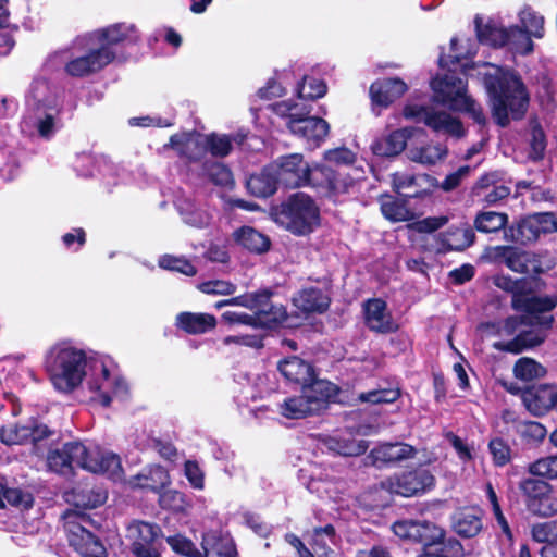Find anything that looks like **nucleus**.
I'll use <instances>...</instances> for the list:
<instances>
[{"label":"nucleus","instance_id":"nucleus-11","mask_svg":"<svg viewBox=\"0 0 557 557\" xmlns=\"http://www.w3.org/2000/svg\"><path fill=\"white\" fill-rule=\"evenodd\" d=\"M354 178L343 169H336L333 165L323 163L313 165L310 186L321 189L325 196L337 198L347 194L354 186Z\"/></svg>","mask_w":557,"mask_h":557},{"label":"nucleus","instance_id":"nucleus-22","mask_svg":"<svg viewBox=\"0 0 557 557\" xmlns=\"http://www.w3.org/2000/svg\"><path fill=\"white\" fill-rule=\"evenodd\" d=\"M418 450L414 446L403 443H383L371 449L369 458L376 468L391 467L416 458Z\"/></svg>","mask_w":557,"mask_h":557},{"label":"nucleus","instance_id":"nucleus-28","mask_svg":"<svg viewBox=\"0 0 557 557\" xmlns=\"http://www.w3.org/2000/svg\"><path fill=\"white\" fill-rule=\"evenodd\" d=\"M277 370L287 382L300 387L317 374L313 364L298 356H290L280 360Z\"/></svg>","mask_w":557,"mask_h":557},{"label":"nucleus","instance_id":"nucleus-38","mask_svg":"<svg viewBox=\"0 0 557 557\" xmlns=\"http://www.w3.org/2000/svg\"><path fill=\"white\" fill-rule=\"evenodd\" d=\"M235 240L251 253L262 255L271 247L269 236L251 226H242L234 233Z\"/></svg>","mask_w":557,"mask_h":557},{"label":"nucleus","instance_id":"nucleus-20","mask_svg":"<svg viewBox=\"0 0 557 557\" xmlns=\"http://www.w3.org/2000/svg\"><path fill=\"white\" fill-rule=\"evenodd\" d=\"M103 49L89 47L86 52L78 57H73L64 65V72L75 78H83L100 72L109 65L108 54Z\"/></svg>","mask_w":557,"mask_h":557},{"label":"nucleus","instance_id":"nucleus-23","mask_svg":"<svg viewBox=\"0 0 557 557\" xmlns=\"http://www.w3.org/2000/svg\"><path fill=\"white\" fill-rule=\"evenodd\" d=\"M451 530L462 539H472L483 529V510L478 506L457 508L450 517Z\"/></svg>","mask_w":557,"mask_h":557},{"label":"nucleus","instance_id":"nucleus-7","mask_svg":"<svg viewBox=\"0 0 557 557\" xmlns=\"http://www.w3.org/2000/svg\"><path fill=\"white\" fill-rule=\"evenodd\" d=\"M517 490L531 516L549 518L557 515V496L547 480L529 474L519 480Z\"/></svg>","mask_w":557,"mask_h":557},{"label":"nucleus","instance_id":"nucleus-36","mask_svg":"<svg viewBox=\"0 0 557 557\" xmlns=\"http://www.w3.org/2000/svg\"><path fill=\"white\" fill-rule=\"evenodd\" d=\"M81 468L92 473H115L121 469L120 457L115 454H101L100 451H90L86 447V457L84 456Z\"/></svg>","mask_w":557,"mask_h":557},{"label":"nucleus","instance_id":"nucleus-18","mask_svg":"<svg viewBox=\"0 0 557 557\" xmlns=\"http://www.w3.org/2000/svg\"><path fill=\"white\" fill-rule=\"evenodd\" d=\"M428 194V190L400 194L397 196L382 194L379 196L381 213L386 220L393 223L410 221L414 216L412 210L409 208L410 199H421Z\"/></svg>","mask_w":557,"mask_h":557},{"label":"nucleus","instance_id":"nucleus-8","mask_svg":"<svg viewBox=\"0 0 557 557\" xmlns=\"http://www.w3.org/2000/svg\"><path fill=\"white\" fill-rule=\"evenodd\" d=\"M126 537L133 557H162L165 550L164 533L158 523L134 520L127 527Z\"/></svg>","mask_w":557,"mask_h":557},{"label":"nucleus","instance_id":"nucleus-9","mask_svg":"<svg viewBox=\"0 0 557 557\" xmlns=\"http://www.w3.org/2000/svg\"><path fill=\"white\" fill-rule=\"evenodd\" d=\"M276 181L285 188L310 186L313 166L305 160L302 153L293 152L277 157L269 163Z\"/></svg>","mask_w":557,"mask_h":557},{"label":"nucleus","instance_id":"nucleus-25","mask_svg":"<svg viewBox=\"0 0 557 557\" xmlns=\"http://www.w3.org/2000/svg\"><path fill=\"white\" fill-rule=\"evenodd\" d=\"M292 304L301 314L309 317L313 313H324L329 310L331 299L324 292L315 286L301 288L292 298Z\"/></svg>","mask_w":557,"mask_h":557},{"label":"nucleus","instance_id":"nucleus-10","mask_svg":"<svg viewBox=\"0 0 557 557\" xmlns=\"http://www.w3.org/2000/svg\"><path fill=\"white\" fill-rule=\"evenodd\" d=\"M140 39V33L134 24L120 22L96 29L88 41L97 42L96 48L103 49L102 52L108 54L110 64L116 59L119 47L137 45Z\"/></svg>","mask_w":557,"mask_h":557},{"label":"nucleus","instance_id":"nucleus-26","mask_svg":"<svg viewBox=\"0 0 557 557\" xmlns=\"http://www.w3.org/2000/svg\"><path fill=\"white\" fill-rule=\"evenodd\" d=\"M554 385L540 384L527 387L521 394L525 408L534 416H545L554 407Z\"/></svg>","mask_w":557,"mask_h":557},{"label":"nucleus","instance_id":"nucleus-40","mask_svg":"<svg viewBox=\"0 0 557 557\" xmlns=\"http://www.w3.org/2000/svg\"><path fill=\"white\" fill-rule=\"evenodd\" d=\"M494 259L504 262L507 268L517 273H529L528 267L529 253L519 250L513 246H496L494 248Z\"/></svg>","mask_w":557,"mask_h":557},{"label":"nucleus","instance_id":"nucleus-64","mask_svg":"<svg viewBox=\"0 0 557 557\" xmlns=\"http://www.w3.org/2000/svg\"><path fill=\"white\" fill-rule=\"evenodd\" d=\"M503 182V173L493 171L481 175L471 188V196L476 200L495 184Z\"/></svg>","mask_w":557,"mask_h":557},{"label":"nucleus","instance_id":"nucleus-42","mask_svg":"<svg viewBox=\"0 0 557 557\" xmlns=\"http://www.w3.org/2000/svg\"><path fill=\"white\" fill-rule=\"evenodd\" d=\"M521 27L524 32V36L520 37L525 44L522 54H529L533 51L534 44L531 40V36L535 38H542L544 36V17L535 12H523L521 16Z\"/></svg>","mask_w":557,"mask_h":557},{"label":"nucleus","instance_id":"nucleus-63","mask_svg":"<svg viewBox=\"0 0 557 557\" xmlns=\"http://www.w3.org/2000/svg\"><path fill=\"white\" fill-rule=\"evenodd\" d=\"M546 150V136L541 125H536L531 132L529 158L534 161L544 159Z\"/></svg>","mask_w":557,"mask_h":557},{"label":"nucleus","instance_id":"nucleus-13","mask_svg":"<svg viewBox=\"0 0 557 557\" xmlns=\"http://www.w3.org/2000/svg\"><path fill=\"white\" fill-rule=\"evenodd\" d=\"M84 456L86 457V446L82 442H66L61 448H49L47 450V468L49 471L61 475H73L74 468H81Z\"/></svg>","mask_w":557,"mask_h":557},{"label":"nucleus","instance_id":"nucleus-14","mask_svg":"<svg viewBox=\"0 0 557 557\" xmlns=\"http://www.w3.org/2000/svg\"><path fill=\"white\" fill-rule=\"evenodd\" d=\"M163 148L174 150L186 164L202 162L206 157L205 134L195 129L175 133Z\"/></svg>","mask_w":557,"mask_h":557},{"label":"nucleus","instance_id":"nucleus-17","mask_svg":"<svg viewBox=\"0 0 557 557\" xmlns=\"http://www.w3.org/2000/svg\"><path fill=\"white\" fill-rule=\"evenodd\" d=\"M474 24L479 42L493 48H502L509 44H517L520 41V37L524 36L523 29L518 25L505 28L498 27L493 21L483 24L479 15L475 16Z\"/></svg>","mask_w":557,"mask_h":557},{"label":"nucleus","instance_id":"nucleus-34","mask_svg":"<svg viewBox=\"0 0 557 557\" xmlns=\"http://www.w3.org/2000/svg\"><path fill=\"white\" fill-rule=\"evenodd\" d=\"M202 557H237V548L233 539L211 531L202 535Z\"/></svg>","mask_w":557,"mask_h":557},{"label":"nucleus","instance_id":"nucleus-35","mask_svg":"<svg viewBox=\"0 0 557 557\" xmlns=\"http://www.w3.org/2000/svg\"><path fill=\"white\" fill-rule=\"evenodd\" d=\"M275 176V173L267 164L259 173H253L246 180L247 191L257 198H268L274 195L280 185Z\"/></svg>","mask_w":557,"mask_h":557},{"label":"nucleus","instance_id":"nucleus-48","mask_svg":"<svg viewBox=\"0 0 557 557\" xmlns=\"http://www.w3.org/2000/svg\"><path fill=\"white\" fill-rule=\"evenodd\" d=\"M206 154L209 152L214 158H225L233 150V139L230 135L210 133L205 135Z\"/></svg>","mask_w":557,"mask_h":557},{"label":"nucleus","instance_id":"nucleus-29","mask_svg":"<svg viewBox=\"0 0 557 557\" xmlns=\"http://www.w3.org/2000/svg\"><path fill=\"white\" fill-rule=\"evenodd\" d=\"M323 445L327 450L345 457L361 456L369 448L368 441L356 440L351 433H341L326 436L323 440Z\"/></svg>","mask_w":557,"mask_h":557},{"label":"nucleus","instance_id":"nucleus-47","mask_svg":"<svg viewBox=\"0 0 557 557\" xmlns=\"http://www.w3.org/2000/svg\"><path fill=\"white\" fill-rule=\"evenodd\" d=\"M2 500L4 509L11 506L22 511L32 509L35 503L34 495L30 492L21 487H9L7 484L3 488Z\"/></svg>","mask_w":557,"mask_h":557},{"label":"nucleus","instance_id":"nucleus-54","mask_svg":"<svg viewBox=\"0 0 557 557\" xmlns=\"http://www.w3.org/2000/svg\"><path fill=\"white\" fill-rule=\"evenodd\" d=\"M160 506L175 513H183L190 507V503L185 493L176 490H168L159 496Z\"/></svg>","mask_w":557,"mask_h":557},{"label":"nucleus","instance_id":"nucleus-27","mask_svg":"<svg viewBox=\"0 0 557 557\" xmlns=\"http://www.w3.org/2000/svg\"><path fill=\"white\" fill-rule=\"evenodd\" d=\"M301 392L309 399L317 414L327 408L331 398L335 397L339 388L336 384L318 377V373L301 386Z\"/></svg>","mask_w":557,"mask_h":557},{"label":"nucleus","instance_id":"nucleus-21","mask_svg":"<svg viewBox=\"0 0 557 557\" xmlns=\"http://www.w3.org/2000/svg\"><path fill=\"white\" fill-rule=\"evenodd\" d=\"M366 326L379 334H391L398 331L399 325L387 311V304L382 298H370L363 302Z\"/></svg>","mask_w":557,"mask_h":557},{"label":"nucleus","instance_id":"nucleus-59","mask_svg":"<svg viewBox=\"0 0 557 557\" xmlns=\"http://www.w3.org/2000/svg\"><path fill=\"white\" fill-rule=\"evenodd\" d=\"M326 165H333L336 169H342L344 165H351L356 162V154L346 147H338L329 149L323 153Z\"/></svg>","mask_w":557,"mask_h":557},{"label":"nucleus","instance_id":"nucleus-51","mask_svg":"<svg viewBox=\"0 0 557 557\" xmlns=\"http://www.w3.org/2000/svg\"><path fill=\"white\" fill-rule=\"evenodd\" d=\"M527 473L543 479L557 480V455L541 457L527 466Z\"/></svg>","mask_w":557,"mask_h":557},{"label":"nucleus","instance_id":"nucleus-41","mask_svg":"<svg viewBox=\"0 0 557 557\" xmlns=\"http://www.w3.org/2000/svg\"><path fill=\"white\" fill-rule=\"evenodd\" d=\"M55 434V430L50 429L37 418L28 420V444L32 445V454L41 457L45 454L48 441Z\"/></svg>","mask_w":557,"mask_h":557},{"label":"nucleus","instance_id":"nucleus-37","mask_svg":"<svg viewBox=\"0 0 557 557\" xmlns=\"http://www.w3.org/2000/svg\"><path fill=\"white\" fill-rule=\"evenodd\" d=\"M535 219L532 214L520 219L516 225L505 228V239L510 243L528 245L540 238Z\"/></svg>","mask_w":557,"mask_h":557},{"label":"nucleus","instance_id":"nucleus-58","mask_svg":"<svg viewBox=\"0 0 557 557\" xmlns=\"http://www.w3.org/2000/svg\"><path fill=\"white\" fill-rule=\"evenodd\" d=\"M456 112L466 113L472 121L481 127L486 126L487 119L484 110L472 97L466 96L457 106Z\"/></svg>","mask_w":557,"mask_h":557},{"label":"nucleus","instance_id":"nucleus-60","mask_svg":"<svg viewBox=\"0 0 557 557\" xmlns=\"http://www.w3.org/2000/svg\"><path fill=\"white\" fill-rule=\"evenodd\" d=\"M159 264L163 269L175 271L187 276H194L197 273L196 267L184 257L165 255L160 259Z\"/></svg>","mask_w":557,"mask_h":557},{"label":"nucleus","instance_id":"nucleus-30","mask_svg":"<svg viewBox=\"0 0 557 557\" xmlns=\"http://www.w3.org/2000/svg\"><path fill=\"white\" fill-rule=\"evenodd\" d=\"M546 339V333L542 331L524 330L519 332L512 339L507 342H495L493 348L513 355H519L524 350L540 346Z\"/></svg>","mask_w":557,"mask_h":557},{"label":"nucleus","instance_id":"nucleus-5","mask_svg":"<svg viewBox=\"0 0 557 557\" xmlns=\"http://www.w3.org/2000/svg\"><path fill=\"white\" fill-rule=\"evenodd\" d=\"M436 479L423 463L406 467L381 481V487L389 494L410 498L422 496L435 487Z\"/></svg>","mask_w":557,"mask_h":557},{"label":"nucleus","instance_id":"nucleus-39","mask_svg":"<svg viewBox=\"0 0 557 557\" xmlns=\"http://www.w3.org/2000/svg\"><path fill=\"white\" fill-rule=\"evenodd\" d=\"M404 115L408 119H414L417 122H423L435 132L444 131L448 113L437 112L432 108L424 106H406Z\"/></svg>","mask_w":557,"mask_h":557},{"label":"nucleus","instance_id":"nucleus-24","mask_svg":"<svg viewBox=\"0 0 557 557\" xmlns=\"http://www.w3.org/2000/svg\"><path fill=\"white\" fill-rule=\"evenodd\" d=\"M408 90L407 84L399 77H385L373 82L369 94L372 104L387 108Z\"/></svg>","mask_w":557,"mask_h":557},{"label":"nucleus","instance_id":"nucleus-61","mask_svg":"<svg viewBox=\"0 0 557 557\" xmlns=\"http://www.w3.org/2000/svg\"><path fill=\"white\" fill-rule=\"evenodd\" d=\"M531 534L535 542L544 543V545L557 543V520L534 524Z\"/></svg>","mask_w":557,"mask_h":557},{"label":"nucleus","instance_id":"nucleus-32","mask_svg":"<svg viewBox=\"0 0 557 557\" xmlns=\"http://www.w3.org/2000/svg\"><path fill=\"white\" fill-rule=\"evenodd\" d=\"M175 326L186 334H205L215 329L216 318L211 313L183 311L176 315Z\"/></svg>","mask_w":557,"mask_h":557},{"label":"nucleus","instance_id":"nucleus-55","mask_svg":"<svg viewBox=\"0 0 557 557\" xmlns=\"http://www.w3.org/2000/svg\"><path fill=\"white\" fill-rule=\"evenodd\" d=\"M487 447L495 467L502 468L511 461V447L503 437L491 438Z\"/></svg>","mask_w":557,"mask_h":557},{"label":"nucleus","instance_id":"nucleus-12","mask_svg":"<svg viewBox=\"0 0 557 557\" xmlns=\"http://www.w3.org/2000/svg\"><path fill=\"white\" fill-rule=\"evenodd\" d=\"M306 114H290L286 126L289 132L306 141L311 149L325 141L330 133V124L322 117Z\"/></svg>","mask_w":557,"mask_h":557},{"label":"nucleus","instance_id":"nucleus-31","mask_svg":"<svg viewBox=\"0 0 557 557\" xmlns=\"http://www.w3.org/2000/svg\"><path fill=\"white\" fill-rule=\"evenodd\" d=\"M412 133L408 128H399L386 136L375 139L371 145L372 152L377 157H396L400 154Z\"/></svg>","mask_w":557,"mask_h":557},{"label":"nucleus","instance_id":"nucleus-52","mask_svg":"<svg viewBox=\"0 0 557 557\" xmlns=\"http://www.w3.org/2000/svg\"><path fill=\"white\" fill-rule=\"evenodd\" d=\"M0 442L7 446L28 444V422L9 424L0 428Z\"/></svg>","mask_w":557,"mask_h":557},{"label":"nucleus","instance_id":"nucleus-4","mask_svg":"<svg viewBox=\"0 0 557 557\" xmlns=\"http://www.w3.org/2000/svg\"><path fill=\"white\" fill-rule=\"evenodd\" d=\"M276 220L294 235L305 236L320 225V209L309 195L298 191L281 203Z\"/></svg>","mask_w":557,"mask_h":557},{"label":"nucleus","instance_id":"nucleus-6","mask_svg":"<svg viewBox=\"0 0 557 557\" xmlns=\"http://www.w3.org/2000/svg\"><path fill=\"white\" fill-rule=\"evenodd\" d=\"M276 293L271 287H262L253 292H247L246 309L253 312L257 329L276 331L289 326L287 307L276 302Z\"/></svg>","mask_w":557,"mask_h":557},{"label":"nucleus","instance_id":"nucleus-43","mask_svg":"<svg viewBox=\"0 0 557 557\" xmlns=\"http://www.w3.org/2000/svg\"><path fill=\"white\" fill-rule=\"evenodd\" d=\"M509 216L505 212L496 211H480L476 213L473 221V228L480 233H497L500 230L505 233L508 228Z\"/></svg>","mask_w":557,"mask_h":557},{"label":"nucleus","instance_id":"nucleus-44","mask_svg":"<svg viewBox=\"0 0 557 557\" xmlns=\"http://www.w3.org/2000/svg\"><path fill=\"white\" fill-rule=\"evenodd\" d=\"M280 413L292 420L304 419L317 414L309 399L301 392L298 396L286 398L280 406Z\"/></svg>","mask_w":557,"mask_h":557},{"label":"nucleus","instance_id":"nucleus-62","mask_svg":"<svg viewBox=\"0 0 557 557\" xmlns=\"http://www.w3.org/2000/svg\"><path fill=\"white\" fill-rule=\"evenodd\" d=\"M486 496L491 504L493 515L502 529V532L509 539H512V532L506 517L503 513L497 494L491 483L486 484Z\"/></svg>","mask_w":557,"mask_h":557},{"label":"nucleus","instance_id":"nucleus-56","mask_svg":"<svg viewBox=\"0 0 557 557\" xmlns=\"http://www.w3.org/2000/svg\"><path fill=\"white\" fill-rule=\"evenodd\" d=\"M518 432L525 443L534 445L542 443L547 435L546 428L537 421L520 422Z\"/></svg>","mask_w":557,"mask_h":557},{"label":"nucleus","instance_id":"nucleus-49","mask_svg":"<svg viewBox=\"0 0 557 557\" xmlns=\"http://www.w3.org/2000/svg\"><path fill=\"white\" fill-rule=\"evenodd\" d=\"M448 151L441 145H426L420 148L410 149L409 159L421 164L433 165L444 159Z\"/></svg>","mask_w":557,"mask_h":557},{"label":"nucleus","instance_id":"nucleus-50","mask_svg":"<svg viewBox=\"0 0 557 557\" xmlns=\"http://www.w3.org/2000/svg\"><path fill=\"white\" fill-rule=\"evenodd\" d=\"M327 91L326 83L321 78L304 76L296 87L299 99L315 100L322 98Z\"/></svg>","mask_w":557,"mask_h":557},{"label":"nucleus","instance_id":"nucleus-45","mask_svg":"<svg viewBox=\"0 0 557 557\" xmlns=\"http://www.w3.org/2000/svg\"><path fill=\"white\" fill-rule=\"evenodd\" d=\"M516 300V311H522L530 315L542 314L553 311L557 307V295L531 296L522 301Z\"/></svg>","mask_w":557,"mask_h":557},{"label":"nucleus","instance_id":"nucleus-1","mask_svg":"<svg viewBox=\"0 0 557 557\" xmlns=\"http://www.w3.org/2000/svg\"><path fill=\"white\" fill-rule=\"evenodd\" d=\"M479 75L496 125L505 128L511 120L520 121L525 116L530 96L520 75L491 63H485Z\"/></svg>","mask_w":557,"mask_h":557},{"label":"nucleus","instance_id":"nucleus-53","mask_svg":"<svg viewBox=\"0 0 557 557\" xmlns=\"http://www.w3.org/2000/svg\"><path fill=\"white\" fill-rule=\"evenodd\" d=\"M171 549L182 557H202V548L199 549L195 543L184 534L176 533L165 537Z\"/></svg>","mask_w":557,"mask_h":557},{"label":"nucleus","instance_id":"nucleus-2","mask_svg":"<svg viewBox=\"0 0 557 557\" xmlns=\"http://www.w3.org/2000/svg\"><path fill=\"white\" fill-rule=\"evenodd\" d=\"M394 533L404 540L422 545L416 557H463L465 548L461 542L446 537V531L428 520H401L393 524Z\"/></svg>","mask_w":557,"mask_h":557},{"label":"nucleus","instance_id":"nucleus-15","mask_svg":"<svg viewBox=\"0 0 557 557\" xmlns=\"http://www.w3.org/2000/svg\"><path fill=\"white\" fill-rule=\"evenodd\" d=\"M431 87L435 101L449 110L458 109L459 102L468 95L467 82L451 70L443 76L434 77L431 81Z\"/></svg>","mask_w":557,"mask_h":557},{"label":"nucleus","instance_id":"nucleus-46","mask_svg":"<svg viewBox=\"0 0 557 557\" xmlns=\"http://www.w3.org/2000/svg\"><path fill=\"white\" fill-rule=\"evenodd\" d=\"M202 171L209 181L220 187L232 188L234 186V177L231 169L216 161L206 160L202 162Z\"/></svg>","mask_w":557,"mask_h":557},{"label":"nucleus","instance_id":"nucleus-3","mask_svg":"<svg viewBox=\"0 0 557 557\" xmlns=\"http://www.w3.org/2000/svg\"><path fill=\"white\" fill-rule=\"evenodd\" d=\"M87 356L66 342L57 343L46 354L44 367L55 389L72 393L86 376Z\"/></svg>","mask_w":557,"mask_h":557},{"label":"nucleus","instance_id":"nucleus-57","mask_svg":"<svg viewBox=\"0 0 557 557\" xmlns=\"http://www.w3.org/2000/svg\"><path fill=\"white\" fill-rule=\"evenodd\" d=\"M513 372L516 377L525 381H531L535 377L543 375L545 370L534 359L522 357L516 361Z\"/></svg>","mask_w":557,"mask_h":557},{"label":"nucleus","instance_id":"nucleus-19","mask_svg":"<svg viewBox=\"0 0 557 557\" xmlns=\"http://www.w3.org/2000/svg\"><path fill=\"white\" fill-rule=\"evenodd\" d=\"M475 238L473 227L467 223L460 226H450L434 237L433 250L436 255L463 251L474 244Z\"/></svg>","mask_w":557,"mask_h":557},{"label":"nucleus","instance_id":"nucleus-16","mask_svg":"<svg viewBox=\"0 0 557 557\" xmlns=\"http://www.w3.org/2000/svg\"><path fill=\"white\" fill-rule=\"evenodd\" d=\"M65 530L69 545L82 557H108L102 541L79 522L66 521Z\"/></svg>","mask_w":557,"mask_h":557},{"label":"nucleus","instance_id":"nucleus-33","mask_svg":"<svg viewBox=\"0 0 557 557\" xmlns=\"http://www.w3.org/2000/svg\"><path fill=\"white\" fill-rule=\"evenodd\" d=\"M129 483L133 488L160 493L161 490L170 484V475L164 467L160 465H153L144 469L140 473L132 476Z\"/></svg>","mask_w":557,"mask_h":557}]
</instances>
